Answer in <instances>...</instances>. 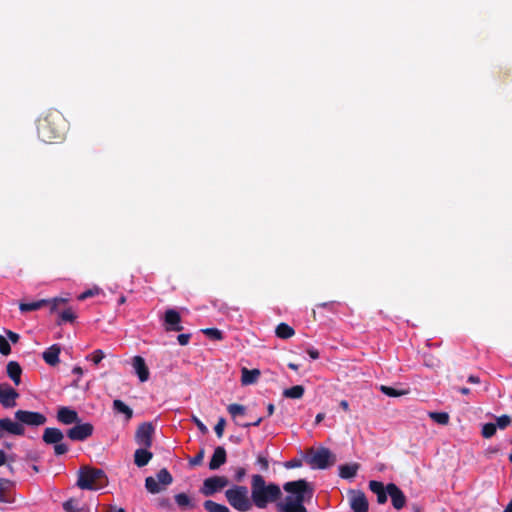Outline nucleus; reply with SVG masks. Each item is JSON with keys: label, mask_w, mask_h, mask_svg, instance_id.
Returning <instances> with one entry per match:
<instances>
[{"label": "nucleus", "mask_w": 512, "mask_h": 512, "mask_svg": "<svg viewBox=\"0 0 512 512\" xmlns=\"http://www.w3.org/2000/svg\"><path fill=\"white\" fill-rule=\"evenodd\" d=\"M288 495L276 507L279 512H308L304 506L312 497V490L305 480L291 481L284 484Z\"/></svg>", "instance_id": "f257e3e1"}, {"label": "nucleus", "mask_w": 512, "mask_h": 512, "mask_svg": "<svg viewBox=\"0 0 512 512\" xmlns=\"http://www.w3.org/2000/svg\"><path fill=\"white\" fill-rule=\"evenodd\" d=\"M281 496L280 487L274 483L267 484L261 475H253L251 480V497L253 504L258 508H266Z\"/></svg>", "instance_id": "f03ea898"}, {"label": "nucleus", "mask_w": 512, "mask_h": 512, "mask_svg": "<svg viewBox=\"0 0 512 512\" xmlns=\"http://www.w3.org/2000/svg\"><path fill=\"white\" fill-rule=\"evenodd\" d=\"M225 498L238 512H247L253 507L252 497L246 486L233 485L225 491Z\"/></svg>", "instance_id": "7ed1b4c3"}, {"label": "nucleus", "mask_w": 512, "mask_h": 512, "mask_svg": "<svg viewBox=\"0 0 512 512\" xmlns=\"http://www.w3.org/2000/svg\"><path fill=\"white\" fill-rule=\"evenodd\" d=\"M77 485L81 489L99 490L107 485V478L100 469L83 467L78 473Z\"/></svg>", "instance_id": "20e7f679"}, {"label": "nucleus", "mask_w": 512, "mask_h": 512, "mask_svg": "<svg viewBox=\"0 0 512 512\" xmlns=\"http://www.w3.org/2000/svg\"><path fill=\"white\" fill-rule=\"evenodd\" d=\"M308 462L313 468L325 469L336 462V456L327 448H320L308 455Z\"/></svg>", "instance_id": "39448f33"}, {"label": "nucleus", "mask_w": 512, "mask_h": 512, "mask_svg": "<svg viewBox=\"0 0 512 512\" xmlns=\"http://www.w3.org/2000/svg\"><path fill=\"white\" fill-rule=\"evenodd\" d=\"M229 484V481L224 476H213L204 480L201 492L205 496H211L214 493L222 490Z\"/></svg>", "instance_id": "423d86ee"}, {"label": "nucleus", "mask_w": 512, "mask_h": 512, "mask_svg": "<svg viewBox=\"0 0 512 512\" xmlns=\"http://www.w3.org/2000/svg\"><path fill=\"white\" fill-rule=\"evenodd\" d=\"M154 433V427L151 423L145 422L141 424L135 435L137 444L142 447L149 448L152 445V435Z\"/></svg>", "instance_id": "0eeeda50"}, {"label": "nucleus", "mask_w": 512, "mask_h": 512, "mask_svg": "<svg viewBox=\"0 0 512 512\" xmlns=\"http://www.w3.org/2000/svg\"><path fill=\"white\" fill-rule=\"evenodd\" d=\"M19 396L17 391L7 383L0 384V404L4 408L16 406V399Z\"/></svg>", "instance_id": "6e6552de"}, {"label": "nucleus", "mask_w": 512, "mask_h": 512, "mask_svg": "<svg viewBox=\"0 0 512 512\" xmlns=\"http://www.w3.org/2000/svg\"><path fill=\"white\" fill-rule=\"evenodd\" d=\"M93 433V426L90 423L77 424L67 432L68 437L74 441H83Z\"/></svg>", "instance_id": "1a4fd4ad"}, {"label": "nucleus", "mask_w": 512, "mask_h": 512, "mask_svg": "<svg viewBox=\"0 0 512 512\" xmlns=\"http://www.w3.org/2000/svg\"><path fill=\"white\" fill-rule=\"evenodd\" d=\"M350 507L353 512H368V500L361 491H351L349 495Z\"/></svg>", "instance_id": "9d476101"}, {"label": "nucleus", "mask_w": 512, "mask_h": 512, "mask_svg": "<svg viewBox=\"0 0 512 512\" xmlns=\"http://www.w3.org/2000/svg\"><path fill=\"white\" fill-rule=\"evenodd\" d=\"M386 491L391 497L392 505L395 509L400 510L406 504V497L403 492L393 483L386 486Z\"/></svg>", "instance_id": "9b49d317"}, {"label": "nucleus", "mask_w": 512, "mask_h": 512, "mask_svg": "<svg viewBox=\"0 0 512 512\" xmlns=\"http://www.w3.org/2000/svg\"><path fill=\"white\" fill-rule=\"evenodd\" d=\"M132 367L141 382H146L149 379V369L143 357L134 356L132 358Z\"/></svg>", "instance_id": "f8f14e48"}, {"label": "nucleus", "mask_w": 512, "mask_h": 512, "mask_svg": "<svg viewBox=\"0 0 512 512\" xmlns=\"http://www.w3.org/2000/svg\"><path fill=\"white\" fill-rule=\"evenodd\" d=\"M0 428L3 433L7 432L12 435H22L25 431L21 423L13 421L10 418H1Z\"/></svg>", "instance_id": "ddd939ff"}, {"label": "nucleus", "mask_w": 512, "mask_h": 512, "mask_svg": "<svg viewBox=\"0 0 512 512\" xmlns=\"http://www.w3.org/2000/svg\"><path fill=\"white\" fill-rule=\"evenodd\" d=\"M57 419L65 425L79 423L78 413L68 407H61L58 410Z\"/></svg>", "instance_id": "4468645a"}, {"label": "nucleus", "mask_w": 512, "mask_h": 512, "mask_svg": "<svg viewBox=\"0 0 512 512\" xmlns=\"http://www.w3.org/2000/svg\"><path fill=\"white\" fill-rule=\"evenodd\" d=\"M181 317L180 314L174 309H168L165 313V323L167 324V330L181 331L182 326L180 325Z\"/></svg>", "instance_id": "2eb2a0df"}, {"label": "nucleus", "mask_w": 512, "mask_h": 512, "mask_svg": "<svg viewBox=\"0 0 512 512\" xmlns=\"http://www.w3.org/2000/svg\"><path fill=\"white\" fill-rule=\"evenodd\" d=\"M67 302V299L65 298H54L52 300H40V301H34L33 307L34 310L40 309L45 305L50 306L51 312H57L61 306L65 305Z\"/></svg>", "instance_id": "dca6fc26"}, {"label": "nucleus", "mask_w": 512, "mask_h": 512, "mask_svg": "<svg viewBox=\"0 0 512 512\" xmlns=\"http://www.w3.org/2000/svg\"><path fill=\"white\" fill-rule=\"evenodd\" d=\"M261 372L259 369L249 370L246 367L241 369V384L244 386L254 384L258 381Z\"/></svg>", "instance_id": "f3484780"}, {"label": "nucleus", "mask_w": 512, "mask_h": 512, "mask_svg": "<svg viewBox=\"0 0 512 512\" xmlns=\"http://www.w3.org/2000/svg\"><path fill=\"white\" fill-rule=\"evenodd\" d=\"M369 489L377 495V502L384 504L387 501V491L382 482L372 480L369 482Z\"/></svg>", "instance_id": "a211bd4d"}, {"label": "nucleus", "mask_w": 512, "mask_h": 512, "mask_svg": "<svg viewBox=\"0 0 512 512\" xmlns=\"http://www.w3.org/2000/svg\"><path fill=\"white\" fill-rule=\"evenodd\" d=\"M226 462V451L223 447H217L214 450V453L212 455V458L209 463V468L211 470L218 469L221 465H223Z\"/></svg>", "instance_id": "6ab92c4d"}, {"label": "nucleus", "mask_w": 512, "mask_h": 512, "mask_svg": "<svg viewBox=\"0 0 512 512\" xmlns=\"http://www.w3.org/2000/svg\"><path fill=\"white\" fill-rule=\"evenodd\" d=\"M59 354H60V347L57 345H52L48 349H46L42 356L44 361L50 365L55 366L59 363Z\"/></svg>", "instance_id": "aec40b11"}, {"label": "nucleus", "mask_w": 512, "mask_h": 512, "mask_svg": "<svg viewBox=\"0 0 512 512\" xmlns=\"http://www.w3.org/2000/svg\"><path fill=\"white\" fill-rule=\"evenodd\" d=\"M63 438V433L57 428H46L43 434V440L47 444H55L61 442Z\"/></svg>", "instance_id": "412c9836"}, {"label": "nucleus", "mask_w": 512, "mask_h": 512, "mask_svg": "<svg viewBox=\"0 0 512 512\" xmlns=\"http://www.w3.org/2000/svg\"><path fill=\"white\" fill-rule=\"evenodd\" d=\"M152 456V453L149 452L147 448L143 447L135 451L134 462L138 467H143L149 463Z\"/></svg>", "instance_id": "4be33fe9"}, {"label": "nucleus", "mask_w": 512, "mask_h": 512, "mask_svg": "<svg viewBox=\"0 0 512 512\" xmlns=\"http://www.w3.org/2000/svg\"><path fill=\"white\" fill-rule=\"evenodd\" d=\"M22 369L20 365L15 361H10L7 364V374L15 385H19L21 382Z\"/></svg>", "instance_id": "5701e85b"}, {"label": "nucleus", "mask_w": 512, "mask_h": 512, "mask_svg": "<svg viewBox=\"0 0 512 512\" xmlns=\"http://www.w3.org/2000/svg\"><path fill=\"white\" fill-rule=\"evenodd\" d=\"M359 469V464H345L339 466V475L343 479H351L356 476L357 471Z\"/></svg>", "instance_id": "b1692460"}, {"label": "nucleus", "mask_w": 512, "mask_h": 512, "mask_svg": "<svg viewBox=\"0 0 512 512\" xmlns=\"http://www.w3.org/2000/svg\"><path fill=\"white\" fill-rule=\"evenodd\" d=\"M113 410L116 413L123 414L126 421H129L133 416V410L119 399L113 401Z\"/></svg>", "instance_id": "393cba45"}, {"label": "nucleus", "mask_w": 512, "mask_h": 512, "mask_svg": "<svg viewBox=\"0 0 512 512\" xmlns=\"http://www.w3.org/2000/svg\"><path fill=\"white\" fill-rule=\"evenodd\" d=\"M175 501L182 510L193 509L195 506L191 497L186 493H179L175 495Z\"/></svg>", "instance_id": "a878e982"}, {"label": "nucleus", "mask_w": 512, "mask_h": 512, "mask_svg": "<svg viewBox=\"0 0 512 512\" xmlns=\"http://www.w3.org/2000/svg\"><path fill=\"white\" fill-rule=\"evenodd\" d=\"M76 318H77V314H76L75 310L71 307H66L59 312L58 324L67 323V322L73 323Z\"/></svg>", "instance_id": "bb28decb"}, {"label": "nucleus", "mask_w": 512, "mask_h": 512, "mask_svg": "<svg viewBox=\"0 0 512 512\" xmlns=\"http://www.w3.org/2000/svg\"><path fill=\"white\" fill-rule=\"evenodd\" d=\"M305 389L302 385H295L283 391V396L290 399H300L303 397Z\"/></svg>", "instance_id": "cd10ccee"}, {"label": "nucleus", "mask_w": 512, "mask_h": 512, "mask_svg": "<svg viewBox=\"0 0 512 512\" xmlns=\"http://www.w3.org/2000/svg\"><path fill=\"white\" fill-rule=\"evenodd\" d=\"M227 410H228L229 414L231 415V417L233 418V420L235 421L236 424H237V422H239L238 418L240 416H244L245 413H246V408L243 405H240V404H230L227 407Z\"/></svg>", "instance_id": "c85d7f7f"}, {"label": "nucleus", "mask_w": 512, "mask_h": 512, "mask_svg": "<svg viewBox=\"0 0 512 512\" xmlns=\"http://www.w3.org/2000/svg\"><path fill=\"white\" fill-rule=\"evenodd\" d=\"M12 483L7 479L0 478V501L9 502L8 493L11 489Z\"/></svg>", "instance_id": "c756f323"}, {"label": "nucleus", "mask_w": 512, "mask_h": 512, "mask_svg": "<svg viewBox=\"0 0 512 512\" xmlns=\"http://www.w3.org/2000/svg\"><path fill=\"white\" fill-rule=\"evenodd\" d=\"M203 506L208 512H230L229 508L223 504L216 503L212 500H206Z\"/></svg>", "instance_id": "7c9ffc66"}, {"label": "nucleus", "mask_w": 512, "mask_h": 512, "mask_svg": "<svg viewBox=\"0 0 512 512\" xmlns=\"http://www.w3.org/2000/svg\"><path fill=\"white\" fill-rule=\"evenodd\" d=\"M156 480L165 489L168 485L172 483L173 478L167 469H161L156 475Z\"/></svg>", "instance_id": "2f4dec72"}, {"label": "nucleus", "mask_w": 512, "mask_h": 512, "mask_svg": "<svg viewBox=\"0 0 512 512\" xmlns=\"http://www.w3.org/2000/svg\"><path fill=\"white\" fill-rule=\"evenodd\" d=\"M276 335L279 338L288 339L294 335V330L289 325L281 323L276 328Z\"/></svg>", "instance_id": "473e14b6"}, {"label": "nucleus", "mask_w": 512, "mask_h": 512, "mask_svg": "<svg viewBox=\"0 0 512 512\" xmlns=\"http://www.w3.org/2000/svg\"><path fill=\"white\" fill-rule=\"evenodd\" d=\"M145 487L152 494H157V493L161 492L162 490H164V488L161 486V484L154 477L146 478Z\"/></svg>", "instance_id": "72a5a7b5"}, {"label": "nucleus", "mask_w": 512, "mask_h": 512, "mask_svg": "<svg viewBox=\"0 0 512 512\" xmlns=\"http://www.w3.org/2000/svg\"><path fill=\"white\" fill-rule=\"evenodd\" d=\"M379 389L383 394L389 397H399L408 394L407 390H397L386 385H381Z\"/></svg>", "instance_id": "f704fd0d"}, {"label": "nucleus", "mask_w": 512, "mask_h": 512, "mask_svg": "<svg viewBox=\"0 0 512 512\" xmlns=\"http://www.w3.org/2000/svg\"><path fill=\"white\" fill-rule=\"evenodd\" d=\"M429 417L438 424L447 425L449 415L446 412H429Z\"/></svg>", "instance_id": "c9c22d12"}, {"label": "nucleus", "mask_w": 512, "mask_h": 512, "mask_svg": "<svg viewBox=\"0 0 512 512\" xmlns=\"http://www.w3.org/2000/svg\"><path fill=\"white\" fill-rule=\"evenodd\" d=\"M15 416H16V419L19 422H21L22 425H23V423L32 425V412L19 410L16 412Z\"/></svg>", "instance_id": "e433bc0d"}, {"label": "nucleus", "mask_w": 512, "mask_h": 512, "mask_svg": "<svg viewBox=\"0 0 512 512\" xmlns=\"http://www.w3.org/2000/svg\"><path fill=\"white\" fill-rule=\"evenodd\" d=\"M105 357V354L102 350H95L93 353L87 356L88 360H91L95 365H98Z\"/></svg>", "instance_id": "4c0bfd02"}, {"label": "nucleus", "mask_w": 512, "mask_h": 512, "mask_svg": "<svg viewBox=\"0 0 512 512\" xmlns=\"http://www.w3.org/2000/svg\"><path fill=\"white\" fill-rule=\"evenodd\" d=\"M497 426L493 423H486L482 428V435L485 438L492 437L496 432Z\"/></svg>", "instance_id": "58836bf2"}, {"label": "nucleus", "mask_w": 512, "mask_h": 512, "mask_svg": "<svg viewBox=\"0 0 512 512\" xmlns=\"http://www.w3.org/2000/svg\"><path fill=\"white\" fill-rule=\"evenodd\" d=\"M203 333L214 340H221L223 338L222 332L216 328L204 329Z\"/></svg>", "instance_id": "ea45409f"}, {"label": "nucleus", "mask_w": 512, "mask_h": 512, "mask_svg": "<svg viewBox=\"0 0 512 512\" xmlns=\"http://www.w3.org/2000/svg\"><path fill=\"white\" fill-rule=\"evenodd\" d=\"M0 353L5 356L11 353V348L8 343V340L6 339V337L2 335H0Z\"/></svg>", "instance_id": "a19ab883"}, {"label": "nucleus", "mask_w": 512, "mask_h": 512, "mask_svg": "<svg viewBox=\"0 0 512 512\" xmlns=\"http://www.w3.org/2000/svg\"><path fill=\"white\" fill-rule=\"evenodd\" d=\"M496 421H497V424H495V425L497 427H499L500 429H504L510 424L511 419L507 415H502V416L498 417L496 419Z\"/></svg>", "instance_id": "79ce46f5"}, {"label": "nucleus", "mask_w": 512, "mask_h": 512, "mask_svg": "<svg viewBox=\"0 0 512 512\" xmlns=\"http://www.w3.org/2000/svg\"><path fill=\"white\" fill-rule=\"evenodd\" d=\"M226 421L224 418H220L215 426V433L220 438L223 436L224 428H225Z\"/></svg>", "instance_id": "37998d69"}, {"label": "nucleus", "mask_w": 512, "mask_h": 512, "mask_svg": "<svg viewBox=\"0 0 512 512\" xmlns=\"http://www.w3.org/2000/svg\"><path fill=\"white\" fill-rule=\"evenodd\" d=\"M54 451L56 455H63L68 451V446L62 442L55 443Z\"/></svg>", "instance_id": "c03bdc74"}, {"label": "nucleus", "mask_w": 512, "mask_h": 512, "mask_svg": "<svg viewBox=\"0 0 512 512\" xmlns=\"http://www.w3.org/2000/svg\"><path fill=\"white\" fill-rule=\"evenodd\" d=\"M63 507L67 512H78L79 511V509L77 507V503L73 500L66 501L63 504Z\"/></svg>", "instance_id": "a18cd8bd"}, {"label": "nucleus", "mask_w": 512, "mask_h": 512, "mask_svg": "<svg viewBox=\"0 0 512 512\" xmlns=\"http://www.w3.org/2000/svg\"><path fill=\"white\" fill-rule=\"evenodd\" d=\"M98 293H99V289L98 288L90 289V290H87V291L83 292L82 294H80L78 296V299L79 300H85L86 298L92 297V296H94V295H96Z\"/></svg>", "instance_id": "49530a36"}, {"label": "nucleus", "mask_w": 512, "mask_h": 512, "mask_svg": "<svg viewBox=\"0 0 512 512\" xmlns=\"http://www.w3.org/2000/svg\"><path fill=\"white\" fill-rule=\"evenodd\" d=\"M192 421L196 424V426L198 427V429L203 433H207L208 432V429L207 427L204 425V423L199 419L197 418L196 416H192Z\"/></svg>", "instance_id": "de8ad7c7"}, {"label": "nucleus", "mask_w": 512, "mask_h": 512, "mask_svg": "<svg viewBox=\"0 0 512 512\" xmlns=\"http://www.w3.org/2000/svg\"><path fill=\"white\" fill-rule=\"evenodd\" d=\"M5 333H6V336L7 338L12 342V343H17L19 341V335L11 330H5Z\"/></svg>", "instance_id": "09e8293b"}, {"label": "nucleus", "mask_w": 512, "mask_h": 512, "mask_svg": "<svg viewBox=\"0 0 512 512\" xmlns=\"http://www.w3.org/2000/svg\"><path fill=\"white\" fill-rule=\"evenodd\" d=\"M177 339H178V342H179L180 345H186L189 342L190 335H188V334H180L177 337Z\"/></svg>", "instance_id": "8fccbe9b"}, {"label": "nucleus", "mask_w": 512, "mask_h": 512, "mask_svg": "<svg viewBox=\"0 0 512 512\" xmlns=\"http://www.w3.org/2000/svg\"><path fill=\"white\" fill-rule=\"evenodd\" d=\"M262 422V418H258L256 421H254L253 423H241V422H237V425L241 426V427H244V428H248L250 426H259L260 423Z\"/></svg>", "instance_id": "3c124183"}, {"label": "nucleus", "mask_w": 512, "mask_h": 512, "mask_svg": "<svg viewBox=\"0 0 512 512\" xmlns=\"http://www.w3.org/2000/svg\"><path fill=\"white\" fill-rule=\"evenodd\" d=\"M245 474H246V471L244 468H238L235 473V480L240 482L243 479V477L245 476Z\"/></svg>", "instance_id": "603ef678"}, {"label": "nucleus", "mask_w": 512, "mask_h": 512, "mask_svg": "<svg viewBox=\"0 0 512 512\" xmlns=\"http://www.w3.org/2000/svg\"><path fill=\"white\" fill-rule=\"evenodd\" d=\"M307 353H308L309 357H310L311 359H313V360H316V359H318V358H319V352H318V350H317V349H315V348H308V349H307Z\"/></svg>", "instance_id": "864d4df0"}, {"label": "nucleus", "mask_w": 512, "mask_h": 512, "mask_svg": "<svg viewBox=\"0 0 512 512\" xmlns=\"http://www.w3.org/2000/svg\"><path fill=\"white\" fill-rule=\"evenodd\" d=\"M45 421V417L39 413L34 412V425H41Z\"/></svg>", "instance_id": "5fc2aeb1"}, {"label": "nucleus", "mask_w": 512, "mask_h": 512, "mask_svg": "<svg viewBox=\"0 0 512 512\" xmlns=\"http://www.w3.org/2000/svg\"><path fill=\"white\" fill-rule=\"evenodd\" d=\"M258 463L261 465V467L266 470L268 468V460L265 457L259 456L258 457Z\"/></svg>", "instance_id": "6e6d98bb"}, {"label": "nucleus", "mask_w": 512, "mask_h": 512, "mask_svg": "<svg viewBox=\"0 0 512 512\" xmlns=\"http://www.w3.org/2000/svg\"><path fill=\"white\" fill-rule=\"evenodd\" d=\"M20 310L23 312L32 311V303H22L20 304Z\"/></svg>", "instance_id": "4d7b16f0"}, {"label": "nucleus", "mask_w": 512, "mask_h": 512, "mask_svg": "<svg viewBox=\"0 0 512 512\" xmlns=\"http://www.w3.org/2000/svg\"><path fill=\"white\" fill-rule=\"evenodd\" d=\"M202 458H203V452H201L200 454H198L192 461L191 463L196 465V464H199L201 461H202Z\"/></svg>", "instance_id": "13d9d810"}, {"label": "nucleus", "mask_w": 512, "mask_h": 512, "mask_svg": "<svg viewBox=\"0 0 512 512\" xmlns=\"http://www.w3.org/2000/svg\"><path fill=\"white\" fill-rule=\"evenodd\" d=\"M72 372L78 375L79 377L83 375V369L79 366L74 367Z\"/></svg>", "instance_id": "bf43d9fd"}, {"label": "nucleus", "mask_w": 512, "mask_h": 512, "mask_svg": "<svg viewBox=\"0 0 512 512\" xmlns=\"http://www.w3.org/2000/svg\"><path fill=\"white\" fill-rule=\"evenodd\" d=\"M468 382L473 383V384H478L480 382V379L477 376L471 375L468 378Z\"/></svg>", "instance_id": "052dcab7"}, {"label": "nucleus", "mask_w": 512, "mask_h": 512, "mask_svg": "<svg viewBox=\"0 0 512 512\" xmlns=\"http://www.w3.org/2000/svg\"><path fill=\"white\" fill-rule=\"evenodd\" d=\"M340 407L344 410V411H348L349 410V403L346 401V400H342L340 402Z\"/></svg>", "instance_id": "680f3d73"}, {"label": "nucleus", "mask_w": 512, "mask_h": 512, "mask_svg": "<svg viewBox=\"0 0 512 512\" xmlns=\"http://www.w3.org/2000/svg\"><path fill=\"white\" fill-rule=\"evenodd\" d=\"M6 462V454L4 451L0 450V466Z\"/></svg>", "instance_id": "e2e57ef3"}, {"label": "nucleus", "mask_w": 512, "mask_h": 512, "mask_svg": "<svg viewBox=\"0 0 512 512\" xmlns=\"http://www.w3.org/2000/svg\"><path fill=\"white\" fill-rule=\"evenodd\" d=\"M39 136H40V137H42V139H43L44 141H51V140H52V138H51V137H45V135H44V133H43V130H42V129H40V130H39Z\"/></svg>", "instance_id": "0e129e2a"}, {"label": "nucleus", "mask_w": 512, "mask_h": 512, "mask_svg": "<svg viewBox=\"0 0 512 512\" xmlns=\"http://www.w3.org/2000/svg\"><path fill=\"white\" fill-rule=\"evenodd\" d=\"M109 512H125V510L123 508H117V507L111 506Z\"/></svg>", "instance_id": "69168bd1"}, {"label": "nucleus", "mask_w": 512, "mask_h": 512, "mask_svg": "<svg viewBox=\"0 0 512 512\" xmlns=\"http://www.w3.org/2000/svg\"><path fill=\"white\" fill-rule=\"evenodd\" d=\"M503 512H512V499L510 500V502L507 504V506L505 507L504 511Z\"/></svg>", "instance_id": "338daca9"}, {"label": "nucleus", "mask_w": 512, "mask_h": 512, "mask_svg": "<svg viewBox=\"0 0 512 512\" xmlns=\"http://www.w3.org/2000/svg\"><path fill=\"white\" fill-rule=\"evenodd\" d=\"M324 419V414L319 413L316 415V423H320Z\"/></svg>", "instance_id": "774afa93"}]
</instances>
